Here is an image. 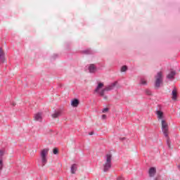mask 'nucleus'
<instances>
[{
  "mask_svg": "<svg viewBox=\"0 0 180 180\" xmlns=\"http://www.w3.org/2000/svg\"><path fill=\"white\" fill-rule=\"evenodd\" d=\"M116 85H117V82H115L106 86L104 89L99 91L101 89L103 88V83L99 82L94 91L96 92V94H98L101 98H103V99L106 100L108 99V96H105V94H106V92H109V91H113V89H115L116 87Z\"/></svg>",
  "mask_w": 180,
  "mask_h": 180,
  "instance_id": "f257e3e1",
  "label": "nucleus"
},
{
  "mask_svg": "<svg viewBox=\"0 0 180 180\" xmlns=\"http://www.w3.org/2000/svg\"><path fill=\"white\" fill-rule=\"evenodd\" d=\"M162 131L165 136L167 137V146L169 148H171V140L169 139V136H168V124L165 120H162Z\"/></svg>",
  "mask_w": 180,
  "mask_h": 180,
  "instance_id": "f03ea898",
  "label": "nucleus"
},
{
  "mask_svg": "<svg viewBox=\"0 0 180 180\" xmlns=\"http://www.w3.org/2000/svg\"><path fill=\"white\" fill-rule=\"evenodd\" d=\"M104 160H105V162L103 165V172H108L112 168V154L105 155Z\"/></svg>",
  "mask_w": 180,
  "mask_h": 180,
  "instance_id": "7ed1b4c3",
  "label": "nucleus"
},
{
  "mask_svg": "<svg viewBox=\"0 0 180 180\" xmlns=\"http://www.w3.org/2000/svg\"><path fill=\"white\" fill-rule=\"evenodd\" d=\"M49 148H44L41 151L40 157L41 160V167H44L46 164H47V154L49 153Z\"/></svg>",
  "mask_w": 180,
  "mask_h": 180,
  "instance_id": "20e7f679",
  "label": "nucleus"
},
{
  "mask_svg": "<svg viewBox=\"0 0 180 180\" xmlns=\"http://www.w3.org/2000/svg\"><path fill=\"white\" fill-rule=\"evenodd\" d=\"M155 88H160L161 86V84H162V72H158L157 75L155 77Z\"/></svg>",
  "mask_w": 180,
  "mask_h": 180,
  "instance_id": "39448f33",
  "label": "nucleus"
},
{
  "mask_svg": "<svg viewBox=\"0 0 180 180\" xmlns=\"http://www.w3.org/2000/svg\"><path fill=\"white\" fill-rule=\"evenodd\" d=\"M4 155H5V150H0V171L4 169Z\"/></svg>",
  "mask_w": 180,
  "mask_h": 180,
  "instance_id": "423d86ee",
  "label": "nucleus"
},
{
  "mask_svg": "<svg viewBox=\"0 0 180 180\" xmlns=\"http://www.w3.org/2000/svg\"><path fill=\"white\" fill-rule=\"evenodd\" d=\"M88 70L90 74H95V72L98 71V68H96V66H95V64H90L89 65Z\"/></svg>",
  "mask_w": 180,
  "mask_h": 180,
  "instance_id": "0eeeda50",
  "label": "nucleus"
},
{
  "mask_svg": "<svg viewBox=\"0 0 180 180\" xmlns=\"http://www.w3.org/2000/svg\"><path fill=\"white\" fill-rule=\"evenodd\" d=\"M149 176L153 178L155 176V174H157V169L155 167H150L148 171Z\"/></svg>",
  "mask_w": 180,
  "mask_h": 180,
  "instance_id": "6e6552de",
  "label": "nucleus"
},
{
  "mask_svg": "<svg viewBox=\"0 0 180 180\" xmlns=\"http://www.w3.org/2000/svg\"><path fill=\"white\" fill-rule=\"evenodd\" d=\"M156 115L158 116V120H165L164 119V112L162 111L159 110L158 109L156 110Z\"/></svg>",
  "mask_w": 180,
  "mask_h": 180,
  "instance_id": "1a4fd4ad",
  "label": "nucleus"
},
{
  "mask_svg": "<svg viewBox=\"0 0 180 180\" xmlns=\"http://www.w3.org/2000/svg\"><path fill=\"white\" fill-rule=\"evenodd\" d=\"M70 103L72 108H78V105H79V100L75 98L70 101Z\"/></svg>",
  "mask_w": 180,
  "mask_h": 180,
  "instance_id": "9d476101",
  "label": "nucleus"
},
{
  "mask_svg": "<svg viewBox=\"0 0 180 180\" xmlns=\"http://www.w3.org/2000/svg\"><path fill=\"white\" fill-rule=\"evenodd\" d=\"M0 61L1 63H5V52L2 50V48L0 46Z\"/></svg>",
  "mask_w": 180,
  "mask_h": 180,
  "instance_id": "9b49d317",
  "label": "nucleus"
},
{
  "mask_svg": "<svg viewBox=\"0 0 180 180\" xmlns=\"http://www.w3.org/2000/svg\"><path fill=\"white\" fill-rule=\"evenodd\" d=\"M175 75H176V71L173 70L167 75V79H174V78H175Z\"/></svg>",
  "mask_w": 180,
  "mask_h": 180,
  "instance_id": "f8f14e48",
  "label": "nucleus"
},
{
  "mask_svg": "<svg viewBox=\"0 0 180 180\" xmlns=\"http://www.w3.org/2000/svg\"><path fill=\"white\" fill-rule=\"evenodd\" d=\"M61 113H62L61 110L55 111V112L51 115V117H53V119H57V117H59V116H61Z\"/></svg>",
  "mask_w": 180,
  "mask_h": 180,
  "instance_id": "ddd939ff",
  "label": "nucleus"
},
{
  "mask_svg": "<svg viewBox=\"0 0 180 180\" xmlns=\"http://www.w3.org/2000/svg\"><path fill=\"white\" fill-rule=\"evenodd\" d=\"M34 117V120H36V122H41L42 117H41V112L37 113Z\"/></svg>",
  "mask_w": 180,
  "mask_h": 180,
  "instance_id": "4468645a",
  "label": "nucleus"
},
{
  "mask_svg": "<svg viewBox=\"0 0 180 180\" xmlns=\"http://www.w3.org/2000/svg\"><path fill=\"white\" fill-rule=\"evenodd\" d=\"M77 164H72L71 167H70V172L71 174H75V172H77Z\"/></svg>",
  "mask_w": 180,
  "mask_h": 180,
  "instance_id": "2eb2a0df",
  "label": "nucleus"
},
{
  "mask_svg": "<svg viewBox=\"0 0 180 180\" xmlns=\"http://www.w3.org/2000/svg\"><path fill=\"white\" fill-rule=\"evenodd\" d=\"M172 101H176V96H177V95H176V89H174L173 90H172Z\"/></svg>",
  "mask_w": 180,
  "mask_h": 180,
  "instance_id": "dca6fc26",
  "label": "nucleus"
},
{
  "mask_svg": "<svg viewBox=\"0 0 180 180\" xmlns=\"http://www.w3.org/2000/svg\"><path fill=\"white\" fill-rule=\"evenodd\" d=\"M82 54L89 55L94 54V51L91 49H86L82 51Z\"/></svg>",
  "mask_w": 180,
  "mask_h": 180,
  "instance_id": "f3484780",
  "label": "nucleus"
},
{
  "mask_svg": "<svg viewBox=\"0 0 180 180\" xmlns=\"http://www.w3.org/2000/svg\"><path fill=\"white\" fill-rule=\"evenodd\" d=\"M127 71V67L126 65H123L121 68V72H126Z\"/></svg>",
  "mask_w": 180,
  "mask_h": 180,
  "instance_id": "a211bd4d",
  "label": "nucleus"
},
{
  "mask_svg": "<svg viewBox=\"0 0 180 180\" xmlns=\"http://www.w3.org/2000/svg\"><path fill=\"white\" fill-rule=\"evenodd\" d=\"M140 84L141 85H147V81H146L144 79H141Z\"/></svg>",
  "mask_w": 180,
  "mask_h": 180,
  "instance_id": "6ab92c4d",
  "label": "nucleus"
},
{
  "mask_svg": "<svg viewBox=\"0 0 180 180\" xmlns=\"http://www.w3.org/2000/svg\"><path fill=\"white\" fill-rule=\"evenodd\" d=\"M145 92H146V95H148V96H151V95H152L151 90H150V89H146V90L145 91Z\"/></svg>",
  "mask_w": 180,
  "mask_h": 180,
  "instance_id": "aec40b11",
  "label": "nucleus"
},
{
  "mask_svg": "<svg viewBox=\"0 0 180 180\" xmlns=\"http://www.w3.org/2000/svg\"><path fill=\"white\" fill-rule=\"evenodd\" d=\"M53 153L55 155H57V154H58V148H53Z\"/></svg>",
  "mask_w": 180,
  "mask_h": 180,
  "instance_id": "412c9836",
  "label": "nucleus"
},
{
  "mask_svg": "<svg viewBox=\"0 0 180 180\" xmlns=\"http://www.w3.org/2000/svg\"><path fill=\"white\" fill-rule=\"evenodd\" d=\"M58 58V54H53L51 57L52 60H56V58Z\"/></svg>",
  "mask_w": 180,
  "mask_h": 180,
  "instance_id": "4be33fe9",
  "label": "nucleus"
},
{
  "mask_svg": "<svg viewBox=\"0 0 180 180\" xmlns=\"http://www.w3.org/2000/svg\"><path fill=\"white\" fill-rule=\"evenodd\" d=\"M103 113H106V112H109V108H105L102 110Z\"/></svg>",
  "mask_w": 180,
  "mask_h": 180,
  "instance_id": "5701e85b",
  "label": "nucleus"
},
{
  "mask_svg": "<svg viewBox=\"0 0 180 180\" xmlns=\"http://www.w3.org/2000/svg\"><path fill=\"white\" fill-rule=\"evenodd\" d=\"M117 180H124V177H123L122 176H120L117 178Z\"/></svg>",
  "mask_w": 180,
  "mask_h": 180,
  "instance_id": "b1692460",
  "label": "nucleus"
},
{
  "mask_svg": "<svg viewBox=\"0 0 180 180\" xmlns=\"http://www.w3.org/2000/svg\"><path fill=\"white\" fill-rule=\"evenodd\" d=\"M101 117L103 120H105V119H106V115H103Z\"/></svg>",
  "mask_w": 180,
  "mask_h": 180,
  "instance_id": "393cba45",
  "label": "nucleus"
},
{
  "mask_svg": "<svg viewBox=\"0 0 180 180\" xmlns=\"http://www.w3.org/2000/svg\"><path fill=\"white\" fill-rule=\"evenodd\" d=\"M120 140H121V141H123V140H126V137L120 138Z\"/></svg>",
  "mask_w": 180,
  "mask_h": 180,
  "instance_id": "a878e982",
  "label": "nucleus"
},
{
  "mask_svg": "<svg viewBox=\"0 0 180 180\" xmlns=\"http://www.w3.org/2000/svg\"><path fill=\"white\" fill-rule=\"evenodd\" d=\"M89 136H94V131L89 132Z\"/></svg>",
  "mask_w": 180,
  "mask_h": 180,
  "instance_id": "bb28decb",
  "label": "nucleus"
},
{
  "mask_svg": "<svg viewBox=\"0 0 180 180\" xmlns=\"http://www.w3.org/2000/svg\"><path fill=\"white\" fill-rule=\"evenodd\" d=\"M16 104L15 103H13V106H15Z\"/></svg>",
  "mask_w": 180,
  "mask_h": 180,
  "instance_id": "cd10ccee",
  "label": "nucleus"
}]
</instances>
